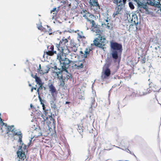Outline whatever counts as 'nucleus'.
<instances>
[{
    "mask_svg": "<svg viewBox=\"0 0 161 161\" xmlns=\"http://www.w3.org/2000/svg\"><path fill=\"white\" fill-rule=\"evenodd\" d=\"M111 54L112 58L115 60L117 59L119 55H120L122 51L121 44L116 42H110Z\"/></svg>",
    "mask_w": 161,
    "mask_h": 161,
    "instance_id": "f257e3e1",
    "label": "nucleus"
},
{
    "mask_svg": "<svg viewBox=\"0 0 161 161\" xmlns=\"http://www.w3.org/2000/svg\"><path fill=\"white\" fill-rule=\"evenodd\" d=\"M68 41L66 38H63L60 41L59 44H56V46L58 50L60 51L62 55L66 54L68 52L67 43Z\"/></svg>",
    "mask_w": 161,
    "mask_h": 161,
    "instance_id": "f03ea898",
    "label": "nucleus"
},
{
    "mask_svg": "<svg viewBox=\"0 0 161 161\" xmlns=\"http://www.w3.org/2000/svg\"><path fill=\"white\" fill-rule=\"evenodd\" d=\"M149 86H150V88H145L144 87L141 88L140 89L139 93H138V92H137V93L136 94V96H138V95L141 96L145 95H146L147 93H150V91H151V90L153 91L154 92H161V88L159 89H157V86H153L152 87V84H149Z\"/></svg>",
    "mask_w": 161,
    "mask_h": 161,
    "instance_id": "7ed1b4c3",
    "label": "nucleus"
},
{
    "mask_svg": "<svg viewBox=\"0 0 161 161\" xmlns=\"http://www.w3.org/2000/svg\"><path fill=\"white\" fill-rule=\"evenodd\" d=\"M106 40V38H103L101 35H99L94 40L93 44L96 47L101 48L105 51L104 48H106L104 47L105 45L104 41Z\"/></svg>",
    "mask_w": 161,
    "mask_h": 161,
    "instance_id": "20e7f679",
    "label": "nucleus"
},
{
    "mask_svg": "<svg viewBox=\"0 0 161 161\" xmlns=\"http://www.w3.org/2000/svg\"><path fill=\"white\" fill-rule=\"evenodd\" d=\"M26 146L24 144L23 146L22 150L21 151H18L17 152V158L16 159L18 161H26L27 159L26 158V156L25 153V151H27L26 149Z\"/></svg>",
    "mask_w": 161,
    "mask_h": 161,
    "instance_id": "39448f33",
    "label": "nucleus"
},
{
    "mask_svg": "<svg viewBox=\"0 0 161 161\" xmlns=\"http://www.w3.org/2000/svg\"><path fill=\"white\" fill-rule=\"evenodd\" d=\"M57 59L59 60L60 64H63L62 66L65 65V67H69V64L70 62V60L68 58L65 57V54H64L63 56L61 54H58Z\"/></svg>",
    "mask_w": 161,
    "mask_h": 161,
    "instance_id": "423d86ee",
    "label": "nucleus"
},
{
    "mask_svg": "<svg viewBox=\"0 0 161 161\" xmlns=\"http://www.w3.org/2000/svg\"><path fill=\"white\" fill-rule=\"evenodd\" d=\"M90 8L94 11H97L100 8V6L97 0H89V1Z\"/></svg>",
    "mask_w": 161,
    "mask_h": 161,
    "instance_id": "0eeeda50",
    "label": "nucleus"
},
{
    "mask_svg": "<svg viewBox=\"0 0 161 161\" xmlns=\"http://www.w3.org/2000/svg\"><path fill=\"white\" fill-rule=\"evenodd\" d=\"M137 10L136 11V12L137 13H139V11H140L141 13L143 12L141 8H143L145 9L146 11H148V8L145 3H144V2H142V3L140 2L139 3H137Z\"/></svg>",
    "mask_w": 161,
    "mask_h": 161,
    "instance_id": "6e6552de",
    "label": "nucleus"
},
{
    "mask_svg": "<svg viewBox=\"0 0 161 161\" xmlns=\"http://www.w3.org/2000/svg\"><path fill=\"white\" fill-rule=\"evenodd\" d=\"M53 73H55L57 75V78L59 80L60 83V85L62 86H64V80H65V77H64V78H63V76L62 75V72H55Z\"/></svg>",
    "mask_w": 161,
    "mask_h": 161,
    "instance_id": "1a4fd4ad",
    "label": "nucleus"
},
{
    "mask_svg": "<svg viewBox=\"0 0 161 161\" xmlns=\"http://www.w3.org/2000/svg\"><path fill=\"white\" fill-rule=\"evenodd\" d=\"M148 1L149 3L150 4L151 6L158 8L161 12V4L159 2L155 1L153 0V2H152L150 0H148Z\"/></svg>",
    "mask_w": 161,
    "mask_h": 161,
    "instance_id": "9d476101",
    "label": "nucleus"
},
{
    "mask_svg": "<svg viewBox=\"0 0 161 161\" xmlns=\"http://www.w3.org/2000/svg\"><path fill=\"white\" fill-rule=\"evenodd\" d=\"M132 18L130 20V23H134L135 25L137 26L139 23L138 17L135 13H132Z\"/></svg>",
    "mask_w": 161,
    "mask_h": 161,
    "instance_id": "9b49d317",
    "label": "nucleus"
},
{
    "mask_svg": "<svg viewBox=\"0 0 161 161\" xmlns=\"http://www.w3.org/2000/svg\"><path fill=\"white\" fill-rule=\"evenodd\" d=\"M52 113H51V115H49V117H46L47 125L49 127V125L50 123L52 122L53 124H54V119L53 118L52 116Z\"/></svg>",
    "mask_w": 161,
    "mask_h": 161,
    "instance_id": "f8f14e48",
    "label": "nucleus"
},
{
    "mask_svg": "<svg viewBox=\"0 0 161 161\" xmlns=\"http://www.w3.org/2000/svg\"><path fill=\"white\" fill-rule=\"evenodd\" d=\"M55 99L54 97L51 99V100L50 102V103L52 108H53L54 110H57V106L55 104Z\"/></svg>",
    "mask_w": 161,
    "mask_h": 161,
    "instance_id": "ddd939ff",
    "label": "nucleus"
},
{
    "mask_svg": "<svg viewBox=\"0 0 161 161\" xmlns=\"http://www.w3.org/2000/svg\"><path fill=\"white\" fill-rule=\"evenodd\" d=\"M122 9L121 8H119L118 7H116L115 8V10L113 14V17H115V16L118 14H121V11Z\"/></svg>",
    "mask_w": 161,
    "mask_h": 161,
    "instance_id": "4468645a",
    "label": "nucleus"
},
{
    "mask_svg": "<svg viewBox=\"0 0 161 161\" xmlns=\"http://www.w3.org/2000/svg\"><path fill=\"white\" fill-rule=\"evenodd\" d=\"M104 74L103 78H105L109 76L110 75V69L108 68H106L104 71Z\"/></svg>",
    "mask_w": 161,
    "mask_h": 161,
    "instance_id": "2eb2a0df",
    "label": "nucleus"
},
{
    "mask_svg": "<svg viewBox=\"0 0 161 161\" xmlns=\"http://www.w3.org/2000/svg\"><path fill=\"white\" fill-rule=\"evenodd\" d=\"M11 132H13V133L14 134V135L17 136L19 138L20 137H22L23 136L22 134L20 131L16 132V130H14V129H12Z\"/></svg>",
    "mask_w": 161,
    "mask_h": 161,
    "instance_id": "dca6fc26",
    "label": "nucleus"
},
{
    "mask_svg": "<svg viewBox=\"0 0 161 161\" xmlns=\"http://www.w3.org/2000/svg\"><path fill=\"white\" fill-rule=\"evenodd\" d=\"M95 100L94 97H92L91 98V106L90 107V108H92V107L95 108L97 106V104H95Z\"/></svg>",
    "mask_w": 161,
    "mask_h": 161,
    "instance_id": "f3484780",
    "label": "nucleus"
},
{
    "mask_svg": "<svg viewBox=\"0 0 161 161\" xmlns=\"http://www.w3.org/2000/svg\"><path fill=\"white\" fill-rule=\"evenodd\" d=\"M47 69H42L41 70H40V73L41 75H43L45 73H48L49 71L50 68L48 66H46Z\"/></svg>",
    "mask_w": 161,
    "mask_h": 161,
    "instance_id": "a211bd4d",
    "label": "nucleus"
},
{
    "mask_svg": "<svg viewBox=\"0 0 161 161\" xmlns=\"http://www.w3.org/2000/svg\"><path fill=\"white\" fill-rule=\"evenodd\" d=\"M49 91L51 92V93H53L56 92V90L52 84H51L49 86Z\"/></svg>",
    "mask_w": 161,
    "mask_h": 161,
    "instance_id": "6ab92c4d",
    "label": "nucleus"
},
{
    "mask_svg": "<svg viewBox=\"0 0 161 161\" xmlns=\"http://www.w3.org/2000/svg\"><path fill=\"white\" fill-rule=\"evenodd\" d=\"M114 78L116 79L117 83L114 84L113 86H112V87H115L116 86H119L120 85V84L121 83V82H122L121 80H120V79L119 78V77L117 76L116 77H114Z\"/></svg>",
    "mask_w": 161,
    "mask_h": 161,
    "instance_id": "aec40b11",
    "label": "nucleus"
},
{
    "mask_svg": "<svg viewBox=\"0 0 161 161\" xmlns=\"http://www.w3.org/2000/svg\"><path fill=\"white\" fill-rule=\"evenodd\" d=\"M36 75V74L34 76L35 81L36 83L38 85L41 84L42 83V82L41 79L39 77H38Z\"/></svg>",
    "mask_w": 161,
    "mask_h": 161,
    "instance_id": "412c9836",
    "label": "nucleus"
},
{
    "mask_svg": "<svg viewBox=\"0 0 161 161\" xmlns=\"http://www.w3.org/2000/svg\"><path fill=\"white\" fill-rule=\"evenodd\" d=\"M121 144L125 150H126V148H128L129 146V143L127 141H124L123 142L121 143Z\"/></svg>",
    "mask_w": 161,
    "mask_h": 161,
    "instance_id": "4be33fe9",
    "label": "nucleus"
},
{
    "mask_svg": "<svg viewBox=\"0 0 161 161\" xmlns=\"http://www.w3.org/2000/svg\"><path fill=\"white\" fill-rule=\"evenodd\" d=\"M69 68L68 66L65 67V65L64 66H61V70L60 71H58V72H62V75L63 72V71H65L67 73V74H68L69 73L68 72V71L67 70V69Z\"/></svg>",
    "mask_w": 161,
    "mask_h": 161,
    "instance_id": "5701e85b",
    "label": "nucleus"
},
{
    "mask_svg": "<svg viewBox=\"0 0 161 161\" xmlns=\"http://www.w3.org/2000/svg\"><path fill=\"white\" fill-rule=\"evenodd\" d=\"M69 68L68 66L65 67V65L64 66H61V70L60 71H58V72H62V75L63 72V71H65L67 73V74H68L69 73L68 72V71L67 70V69Z\"/></svg>",
    "mask_w": 161,
    "mask_h": 161,
    "instance_id": "b1692460",
    "label": "nucleus"
},
{
    "mask_svg": "<svg viewBox=\"0 0 161 161\" xmlns=\"http://www.w3.org/2000/svg\"><path fill=\"white\" fill-rule=\"evenodd\" d=\"M90 50H91L90 49H89V50H88V49L87 48H86L84 51L85 53L84 54H83V57H82V58H86L87 55L89 54Z\"/></svg>",
    "mask_w": 161,
    "mask_h": 161,
    "instance_id": "393cba45",
    "label": "nucleus"
},
{
    "mask_svg": "<svg viewBox=\"0 0 161 161\" xmlns=\"http://www.w3.org/2000/svg\"><path fill=\"white\" fill-rule=\"evenodd\" d=\"M38 97L39 100V101L40 102V103L42 105L43 109H44V108L45 107V105L44 104V103L45 102V100L44 99L42 100L40 96H39V97Z\"/></svg>",
    "mask_w": 161,
    "mask_h": 161,
    "instance_id": "a878e982",
    "label": "nucleus"
},
{
    "mask_svg": "<svg viewBox=\"0 0 161 161\" xmlns=\"http://www.w3.org/2000/svg\"><path fill=\"white\" fill-rule=\"evenodd\" d=\"M74 66L77 69H80L83 67V65L82 63H81L80 64H74Z\"/></svg>",
    "mask_w": 161,
    "mask_h": 161,
    "instance_id": "bb28decb",
    "label": "nucleus"
},
{
    "mask_svg": "<svg viewBox=\"0 0 161 161\" xmlns=\"http://www.w3.org/2000/svg\"><path fill=\"white\" fill-rule=\"evenodd\" d=\"M119 3V5H118V3L117 4H116V7H118L119 8H121L122 9L123 8L125 7V5L124 4H122V2Z\"/></svg>",
    "mask_w": 161,
    "mask_h": 161,
    "instance_id": "cd10ccee",
    "label": "nucleus"
},
{
    "mask_svg": "<svg viewBox=\"0 0 161 161\" xmlns=\"http://www.w3.org/2000/svg\"><path fill=\"white\" fill-rule=\"evenodd\" d=\"M1 113H0V125L1 126H3V125H5L6 126H7V125L4 122L2 121V119L1 118Z\"/></svg>",
    "mask_w": 161,
    "mask_h": 161,
    "instance_id": "c85d7f7f",
    "label": "nucleus"
},
{
    "mask_svg": "<svg viewBox=\"0 0 161 161\" xmlns=\"http://www.w3.org/2000/svg\"><path fill=\"white\" fill-rule=\"evenodd\" d=\"M129 6L131 9H133L134 8V6L133 3L131 2L129 3Z\"/></svg>",
    "mask_w": 161,
    "mask_h": 161,
    "instance_id": "c756f323",
    "label": "nucleus"
},
{
    "mask_svg": "<svg viewBox=\"0 0 161 161\" xmlns=\"http://www.w3.org/2000/svg\"><path fill=\"white\" fill-rule=\"evenodd\" d=\"M77 130L78 131L80 134L81 132L83 131L84 130L81 126H78L77 128Z\"/></svg>",
    "mask_w": 161,
    "mask_h": 161,
    "instance_id": "7c9ffc66",
    "label": "nucleus"
},
{
    "mask_svg": "<svg viewBox=\"0 0 161 161\" xmlns=\"http://www.w3.org/2000/svg\"><path fill=\"white\" fill-rule=\"evenodd\" d=\"M66 77L67 79V80L68 79H70L71 80L72 78V75L69 73H68V74H66Z\"/></svg>",
    "mask_w": 161,
    "mask_h": 161,
    "instance_id": "2f4dec72",
    "label": "nucleus"
},
{
    "mask_svg": "<svg viewBox=\"0 0 161 161\" xmlns=\"http://www.w3.org/2000/svg\"><path fill=\"white\" fill-rule=\"evenodd\" d=\"M71 48L72 51L74 52L75 53L77 51V47L75 45L73 46V47H71Z\"/></svg>",
    "mask_w": 161,
    "mask_h": 161,
    "instance_id": "473e14b6",
    "label": "nucleus"
},
{
    "mask_svg": "<svg viewBox=\"0 0 161 161\" xmlns=\"http://www.w3.org/2000/svg\"><path fill=\"white\" fill-rule=\"evenodd\" d=\"M50 49L51 50L48 51L47 52H46V54L47 55H48L49 56H52L53 55L52 51L51 49Z\"/></svg>",
    "mask_w": 161,
    "mask_h": 161,
    "instance_id": "72a5a7b5",
    "label": "nucleus"
},
{
    "mask_svg": "<svg viewBox=\"0 0 161 161\" xmlns=\"http://www.w3.org/2000/svg\"><path fill=\"white\" fill-rule=\"evenodd\" d=\"M112 1L113 3L115 4H117L118 3L122 2V0H112Z\"/></svg>",
    "mask_w": 161,
    "mask_h": 161,
    "instance_id": "f704fd0d",
    "label": "nucleus"
},
{
    "mask_svg": "<svg viewBox=\"0 0 161 161\" xmlns=\"http://www.w3.org/2000/svg\"><path fill=\"white\" fill-rule=\"evenodd\" d=\"M46 114H45V116L42 114L41 115V117L43 119V120H42L43 122H45L46 120V117H47V116H46ZM48 117H49V115Z\"/></svg>",
    "mask_w": 161,
    "mask_h": 161,
    "instance_id": "c9c22d12",
    "label": "nucleus"
},
{
    "mask_svg": "<svg viewBox=\"0 0 161 161\" xmlns=\"http://www.w3.org/2000/svg\"><path fill=\"white\" fill-rule=\"evenodd\" d=\"M91 23L92 24V27H96V25L95 22L94 20H92Z\"/></svg>",
    "mask_w": 161,
    "mask_h": 161,
    "instance_id": "e433bc0d",
    "label": "nucleus"
},
{
    "mask_svg": "<svg viewBox=\"0 0 161 161\" xmlns=\"http://www.w3.org/2000/svg\"><path fill=\"white\" fill-rule=\"evenodd\" d=\"M50 49H51L52 51V52L53 53V55L54 53H56V51H54V47L53 46H51Z\"/></svg>",
    "mask_w": 161,
    "mask_h": 161,
    "instance_id": "4c0bfd02",
    "label": "nucleus"
},
{
    "mask_svg": "<svg viewBox=\"0 0 161 161\" xmlns=\"http://www.w3.org/2000/svg\"><path fill=\"white\" fill-rule=\"evenodd\" d=\"M127 15V19H128V20H129V19H131V14L130 13H128V14L126 13Z\"/></svg>",
    "mask_w": 161,
    "mask_h": 161,
    "instance_id": "58836bf2",
    "label": "nucleus"
},
{
    "mask_svg": "<svg viewBox=\"0 0 161 161\" xmlns=\"http://www.w3.org/2000/svg\"><path fill=\"white\" fill-rule=\"evenodd\" d=\"M52 68L54 69L55 70H56L57 71L58 70L60 71L61 70V68H58L56 66H54V67H52Z\"/></svg>",
    "mask_w": 161,
    "mask_h": 161,
    "instance_id": "ea45409f",
    "label": "nucleus"
},
{
    "mask_svg": "<svg viewBox=\"0 0 161 161\" xmlns=\"http://www.w3.org/2000/svg\"><path fill=\"white\" fill-rule=\"evenodd\" d=\"M43 83H42L41 84L39 85L40 86L39 88L40 89L42 90L43 88H44V89L45 88L43 86Z\"/></svg>",
    "mask_w": 161,
    "mask_h": 161,
    "instance_id": "a19ab883",
    "label": "nucleus"
},
{
    "mask_svg": "<svg viewBox=\"0 0 161 161\" xmlns=\"http://www.w3.org/2000/svg\"><path fill=\"white\" fill-rule=\"evenodd\" d=\"M20 143L21 145L19 147V150H21V148H22V147H23V145H24V143H23L22 141V142H20Z\"/></svg>",
    "mask_w": 161,
    "mask_h": 161,
    "instance_id": "79ce46f5",
    "label": "nucleus"
},
{
    "mask_svg": "<svg viewBox=\"0 0 161 161\" xmlns=\"http://www.w3.org/2000/svg\"><path fill=\"white\" fill-rule=\"evenodd\" d=\"M143 1L144 0H134V1L136 2L137 3H139L140 2L142 3V2H143Z\"/></svg>",
    "mask_w": 161,
    "mask_h": 161,
    "instance_id": "37998d69",
    "label": "nucleus"
},
{
    "mask_svg": "<svg viewBox=\"0 0 161 161\" xmlns=\"http://www.w3.org/2000/svg\"><path fill=\"white\" fill-rule=\"evenodd\" d=\"M7 127V131H11L12 129H11V127L8 125Z\"/></svg>",
    "mask_w": 161,
    "mask_h": 161,
    "instance_id": "c03bdc74",
    "label": "nucleus"
},
{
    "mask_svg": "<svg viewBox=\"0 0 161 161\" xmlns=\"http://www.w3.org/2000/svg\"><path fill=\"white\" fill-rule=\"evenodd\" d=\"M100 159L101 161H106L108 159V158H101Z\"/></svg>",
    "mask_w": 161,
    "mask_h": 161,
    "instance_id": "a18cd8bd",
    "label": "nucleus"
},
{
    "mask_svg": "<svg viewBox=\"0 0 161 161\" xmlns=\"http://www.w3.org/2000/svg\"><path fill=\"white\" fill-rule=\"evenodd\" d=\"M41 64H39V68L37 69V71L38 72H40V70H42L41 69Z\"/></svg>",
    "mask_w": 161,
    "mask_h": 161,
    "instance_id": "49530a36",
    "label": "nucleus"
},
{
    "mask_svg": "<svg viewBox=\"0 0 161 161\" xmlns=\"http://www.w3.org/2000/svg\"><path fill=\"white\" fill-rule=\"evenodd\" d=\"M22 137H20L19 138V139L18 141V142L20 143V142H22Z\"/></svg>",
    "mask_w": 161,
    "mask_h": 161,
    "instance_id": "de8ad7c7",
    "label": "nucleus"
},
{
    "mask_svg": "<svg viewBox=\"0 0 161 161\" xmlns=\"http://www.w3.org/2000/svg\"><path fill=\"white\" fill-rule=\"evenodd\" d=\"M110 24L109 23H107L106 25V28L108 29H110Z\"/></svg>",
    "mask_w": 161,
    "mask_h": 161,
    "instance_id": "09e8293b",
    "label": "nucleus"
},
{
    "mask_svg": "<svg viewBox=\"0 0 161 161\" xmlns=\"http://www.w3.org/2000/svg\"><path fill=\"white\" fill-rule=\"evenodd\" d=\"M36 87H32L31 89V92H32L33 91V90H36Z\"/></svg>",
    "mask_w": 161,
    "mask_h": 161,
    "instance_id": "8fccbe9b",
    "label": "nucleus"
},
{
    "mask_svg": "<svg viewBox=\"0 0 161 161\" xmlns=\"http://www.w3.org/2000/svg\"><path fill=\"white\" fill-rule=\"evenodd\" d=\"M38 28L39 30H42L43 28V27L42 25H40L37 27Z\"/></svg>",
    "mask_w": 161,
    "mask_h": 161,
    "instance_id": "3c124183",
    "label": "nucleus"
},
{
    "mask_svg": "<svg viewBox=\"0 0 161 161\" xmlns=\"http://www.w3.org/2000/svg\"><path fill=\"white\" fill-rule=\"evenodd\" d=\"M126 1H127V0H122V4H123L125 5V3H126Z\"/></svg>",
    "mask_w": 161,
    "mask_h": 161,
    "instance_id": "603ef678",
    "label": "nucleus"
},
{
    "mask_svg": "<svg viewBox=\"0 0 161 161\" xmlns=\"http://www.w3.org/2000/svg\"><path fill=\"white\" fill-rule=\"evenodd\" d=\"M39 88H38V89H37L36 90V91L37 92V94L38 95V97H39V96H40L39 92Z\"/></svg>",
    "mask_w": 161,
    "mask_h": 161,
    "instance_id": "864d4df0",
    "label": "nucleus"
},
{
    "mask_svg": "<svg viewBox=\"0 0 161 161\" xmlns=\"http://www.w3.org/2000/svg\"><path fill=\"white\" fill-rule=\"evenodd\" d=\"M56 9V8H53V10H51V13H52V12H54Z\"/></svg>",
    "mask_w": 161,
    "mask_h": 161,
    "instance_id": "5fc2aeb1",
    "label": "nucleus"
},
{
    "mask_svg": "<svg viewBox=\"0 0 161 161\" xmlns=\"http://www.w3.org/2000/svg\"><path fill=\"white\" fill-rule=\"evenodd\" d=\"M134 26L133 23H132L129 26V28H133V26Z\"/></svg>",
    "mask_w": 161,
    "mask_h": 161,
    "instance_id": "6e6d98bb",
    "label": "nucleus"
},
{
    "mask_svg": "<svg viewBox=\"0 0 161 161\" xmlns=\"http://www.w3.org/2000/svg\"><path fill=\"white\" fill-rule=\"evenodd\" d=\"M80 54H82L81 56H82V57H83V54H84V53H83V52L82 51H80Z\"/></svg>",
    "mask_w": 161,
    "mask_h": 161,
    "instance_id": "4d7b16f0",
    "label": "nucleus"
},
{
    "mask_svg": "<svg viewBox=\"0 0 161 161\" xmlns=\"http://www.w3.org/2000/svg\"><path fill=\"white\" fill-rule=\"evenodd\" d=\"M64 31L65 32V31L68 32L67 31ZM68 32L69 33H71L72 32V30L71 29H70L68 31Z\"/></svg>",
    "mask_w": 161,
    "mask_h": 161,
    "instance_id": "13d9d810",
    "label": "nucleus"
},
{
    "mask_svg": "<svg viewBox=\"0 0 161 161\" xmlns=\"http://www.w3.org/2000/svg\"><path fill=\"white\" fill-rule=\"evenodd\" d=\"M146 12H147L146 14H151V12L149 11V10H148V11H146Z\"/></svg>",
    "mask_w": 161,
    "mask_h": 161,
    "instance_id": "bf43d9fd",
    "label": "nucleus"
},
{
    "mask_svg": "<svg viewBox=\"0 0 161 161\" xmlns=\"http://www.w3.org/2000/svg\"><path fill=\"white\" fill-rule=\"evenodd\" d=\"M70 103V102H65V104H69Z\"/></svg>",
    "mask_w": 161,
    "mask_h": 161,
    "instance_id": "052dcab7",
    "label": "nucleus"
},
{
    "mask_svg": "<svg viewBox=\"0 0 161 161\" xmlns=\"http://www.w3.org/2000/svg\"><path fill=\"white\" fill-rule=\"evenodd\" d=\"M111 149V148H108V149H106V148H105L104 149V150H110V149Z\"/></svg>",
    "mask_w": 161,
    "mask_h": 161,
    "instance_id": "680f3d73",
    "label": "nucleus"
},
{
    "mask_svg": "<svg viewBox=\"0 0 161 161\" xmlns=\"http://www.w3.org/2000/svg\"><path fill=\"white\" fill-rule=\"evenodd\" d=\"M31 76H32V77L33 78H34V76L35 75H34L32 74H31Z\"/></svg>",
    "mask_w": 161,
    "mask_h": 161,
    "instance_id": "e2e57ef3",
    "label": "nucleus"
},
{
    "mask_svg": "<svg viewBox=\"0 0 161 161\" xmlns=\"http://www.w3.org/2000/svg\"><path fill=\"white\" fill-rule=\"evenodd\" d=\"M126 150H127V152H128V153H129V152H130V150L128 149V148H126Z\"/></svg>",
    "mask_w": 161,
    "mask_h": 161,
    "instance_id": "0e129e2a",
    "label": "nucleus"
},
{
    "mask_svg": "<svg viewBox=\"0 0 161 161\" xmlns=\"http://www.w3.org/2000/svg\"><path fill=\"white\" fill-rule=\"evenodd\" d=\"M30 107L31 108H32L33 107V105H32V104H30Z\"/></svg>",
    "mask_w": 161,
    "mask_h": 161,
    "instance_id": "69168bd1",
    "label": "nucleus"
},
{
    "mask_svg": "<svg viewBox=\"0 0 161 161\" xmlns=\"http://www.w3.org/2000/svg\"><path fill=\"white\" fill-rule=\"evenodd\" d=\"M108 18H107V19L105 20V21L106 22H108Z\"/></svg>",
    "mask_w": 161,
    "mask_h": 161,
    "instance_id": "338daca9",
    "label": "nucleus"
},
{
    "mask_svg": "<svg viewBox=\"0 0 161 161\" xmlns=\"http://www.w3.org/2000/svg\"><path fill=\"white\" fill-rule=\"evenodd\" d=\"M86 11V10H82V12H83V13H85V11Z\"/></svg>",
    "mask_w": 161,
    "mask_h": 161,
    "instance_id": "774afa93",
    "label": "nucleus"
}]
</instances>
